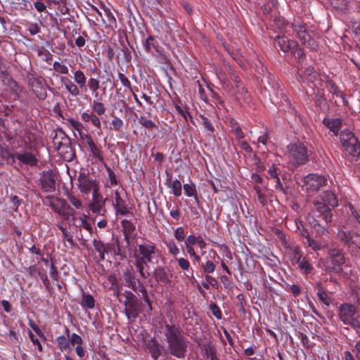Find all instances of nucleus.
<instances>
[{
    "label": "nucleus",
    "instance_id": "nucleus-1",
    "mask_svg": "<svg viewBox=\"0 0 360 360\" xmlns=\"http://www.w3.org/2000/svg\"><path fill=\"white\" fill-rule=\"evenodd\" d=\"M330 242V237L328 229L316 223V250L322 248L328 250V256L321 259V265L330 273L340 274L345 259L340 250L328 248Z\"/></svg>",
    "mask_w": 360,
    "mask_h": 360
},
{
    "label": "nucleus",
    "instance_id": "nucleus-2",
    "mask_svg": "<svg viewBox=\"0 0 360 360\" xmlns=\"http://www.w3.org/2000/svg\"><path fill=\"white\" fill-rule=\"evenodd\" d=\"M163 333L169 354L176 358L184 359L188 340L180 327L176 324L165 323Z\"/></svg>",
    "mask_w": 360,
    "mask_h": 360
},
{
    "label": "nucleus",
    "instance_id": "nucleus-3",
    "mask_svg": "<svg viewBox=\"0 0 360 360\" xmlns=\"http://www.w3.org/2000/svg\"><path fill=\"white\" fill-rule=\"evenodd\" d=\"M53 143L56 150L63 160L72 162L76 158V152L72 146L71 139L61 129H57L55 131Z\"/></svg>",
    "mask_w": 360,
    "mask_h": 360
},
{
    "label": "nucleus",
    "instance_id": "nucleus-4",
    "mask_svg": "<svg viewBox=\"0 0 360 360\" xmlns=\"http://www.w3.org/2000/svg\"><path fill=\"white\" fill-rule=\"evenodd\" d=\"M73 79L74 82L67 77H62L60 82L72 96L77 97L80 95V90L87 91L86 77L83 71L77 70L73 72Z\"/></svg>",
    "mask_w": 360,
    "mask_h": 360
},
{
    "label": "nucleus",
    "instance_id": "nucleus-5",
    "mask_svg": "<svg viewBox=\"0 0 360 360\" xmlns=\"http://www.w3.org/2000/svg\"><path fill=\"white\" fill-rule=\"evenodd\" d=\"M321 200V202L316 200V212L320 213L316 217H321L326 223L330 222L333 217L331 210L338 205V200L330 191H323Z\"/></svg>",
    "mask_w": 360,
    "mask_h": 360
},
{
    "label": "nucleus",
    "instance_id": "nucleus-6",
    "mask_svg": "<svg viewBox=\"0 0 360 360\" xmlns=\"http://www.w3.org/2000/svg\"><path fill=\"white\" fill-rule=\"evenodd\" d=\"M124 297V312L128 319L135 320L142 311L143 304L131 291L125 290L122 294Z\"/></svg>",
    "mask_w": 360,
    "mask_h": 360
},
{
    "label": "nucleus",
    "instance_id": "nucleus-7",
    "mask_svg": "<svg viewBox=\"0 0 360 360\" xmlns=\"http://www.w3.org/2000/svg\"><path fill=\"white\" fill-rule=\"evenodd\" d=\"M26 80L32 94L39 101H44L47 98L46 89L44 86V79L37 75L32 70L27 72Z\"/></svg>",
    "mask_w": 360,
    "mask_h": 360
},
{
    "label": "nucleus",
    "instance_id": "nucleus-8",
    "mask_svg": "<svg viewBox=\"0 0 360 360\" xmlns=\"http://www.w3.org/2000/svg\"><path fill=\"white\" fill-rule=\"evenodd\" d=\"M356 309L354 305L343 303L339 307V317L345 325L355 329H360V316H355Z\"/></svg>",
    "mask_w": 360,
    "mask_h": 360
},
{
    "label": "nucleus",
    "instance_id": "nucleus-9",
    "mask_svg": "<svg viewBox=\"0 0 360 360\" xmlns=\"http://www.w3.org/2000/svg\"><path fill=\"white\" fill-rule=\"evenodd\" d=\"M137 253L134 256L148 262L153 263L154 259H158L159 249L157 245L148 240H144L137 245Z\"/></svg>",
    "mask_w": 360,
    "mask_h": 360
},
{
    "label": "nucleus",
    "instance_id": "nucleus-10",
    "mask_svg": "<svg viewBox=\"0 0 360 360\" xmlns=\"http://www.w3.org/2000/svg\"><path fill=\"white\" fill-rule=\"evenodd\" d=\"M78 188L84 195L89 194L91 191L99 192L98 183L95 178L90 176L89 172H80L77 176Z\"/></svg>",
    "mask_w": 360,
    "mask_h": 360
},
{
    "label": "nucleus",
    "instance_id": "nucleus-11",
    "mask_svg": "<svg viewBox=\"0 0 360 360\" xmlns=\"http://www.w3.org/2000/svg\"><path fill=\"white\" fill-rule=\"evenodd\" d=\"M293 32L296 34L301 42L311 50L314 49L315 45V32L313 30H307L304 25L300 22L292 24Z\"/></svg>",
    "mask_w": 360,
    "mask_h": 360
},
{
    "label": "nucleus",
    "instance_id": "nucleus-12",
    "mask_svg": "<svg viewBox=\"0 0 360 360\" xmlns=\"http://www.w3.org/2000/svg\"><path fill=\"white\" fill-rule=\"evenodd\" d=\"M275 42L278 44L281 50L283 52H290L295 58L301 59L304 53L303 50L299 46L297 41L289 39L285 36H277L275 38Z\"/></svg>",
    "mask_w": 360,
    "mask_h": 360
},
{
    "label": "nucleus",
    "instance_id": "nucleus-13",
    "mask_svg": "<svg viewBox=\"0 0 360 360\" xmlns=\"http://www.w3.org/2000/svg\"><path fill=\"white\" fill-rule=\"evenodd\" d=\"M287 155L290 162L295 166L304 164L308 158L307 150L302 144H290Z\"/></svg>",
    "mask_w": 360,
    "mask_h": 360
},
{
    "label": "nucleus",
    "instance_id": "nucleus-14",
    "mask_svg": "<svg viewBox=\"0 0 360 360\" xmlns=\"http://www.w3.org/2000/svg\"><path fill=\"white\" fill-rule=\"evenodd\" d=\"M56 174L52 169L42 171L39 174V184L44 192L53 193L56 191Z\"/></svg>",
    "mask_w": 360,
    "mask_h": 360
},
{
    "label": "nucleus",
    "instance_id": "nucleus-15",
    "mask_svg": "<svg viewBox=\"0 0 360 360\" xmlns=\"http://www.w3.org/2000/svg\"><path fill=\"white\" fill-rule=\"evenodd\" d=\"M89 210L96 216L105 217V200L100 192H93L91 201L88 205Z\"/></svg>",
    "mask_w": 360,
    "mask_h": 360
},
{
    "label": "nucleus",
    "instance_id": "nucleus-16",
    "mask_svg": "<svg viewBox=\"0 0 360 360\" xmlns=\"http://www.w3.org/2000/svg\"><path fill=\"white\" fill-rule=\"evenodd\" d=\"M124 285L130 288L135 293L139 295L144 290L146 287L139 278H137L133 268L127 269L124 272Z\"/></svg>",
    "mask_w": 360,
    "mask_h": 360
},
{
    "label": "nucleus",
    "instance_id": "nucleus-17",
    "mask_svg": "<svg viewBox=\"0 0 360 360\" xmlns=\"http://www.w3.org/2000/svg\"><path fill=\"white\" fill-rule=\"evenodd\" d=\"M0 81L7 90H9L15 96L19 97L22 91V87L14 80L6 70H1Z\"/></svg>",
    "mask_w": 360,
    "mask_h": 360
},
{
    "label": "nucleus",
    "instance_id": "nucleus-18",
    "mask_svg": "<svg viewBox=\"0 0 360 360\" xmlns=\"http://www.w3.org/2000/svg\"><path fill=\"white\" fill-rule=\"evenodd\" d=\"M41 201L44 205L49 206L51 209L58 214L65 208V207H68V205L66 200L53 195L41 198Z\"/></svg>",
    "mask_w": 360,
    "mask_h": 360
},
{
    "label": "nucleus",
    "instance_id": "nucleus-19",
    "mask_svg": "<svg viewBox=\"0 0 360 360\" xmlns=\"http://www.w3.org/2000/svg\"><path fill=\"white\" fill-rule=\"evenodd\" d=\"M144 51L152 56H156L161 52V46L156 37L149 35L142 41Z\"/></svg>",
    "mask_w": 360,
    "mask_h": 360
},
{
    "label": "nucleus",
    "instance_id": "nucleus-20",
    "mask_svg": "<svg viewBox=\"0 0 360 360\" xmlns=\"http://www.w3.org/2000/svg\"><path fill=\"white\" fill-rule=\"evenodd\" d=\"M81 139L84 141V143L89 148L90 153L92 156L97 159L100 162H103L104 160L103 155L102 154V151L101 147L97 146L95 142L93 141L91 136L89 134H81Z\"/></svg>",
    "mask_w": 360,
    "mask_h": 360
},
{
    "label": "nucleus",
    "instance_id": "nucleus-21",
    "mask_svg": "<svg viewBox=\"0 0 360 360\" xmlns=\"http://www.w3.org/2000/svg\"><path fill=\"white\" fill-rule=\"evenodd\" d=\"M153 276L158 283L166 285L170 283L172 275L169 274L164 266H157L153 270Z\"/></svg>",
    "mask_w": 360,
    "mask_h": 360
},
{
    "label": "nucleus",
    "instance_id": "nucleus-22",
    "mask_svg": "<svg viewBox=\"0 0 360 360\" xmlns=\"http://www.w3.org/2000/svg\"><path fill=\"white\" fill-rule=\"evenodd\" d=\"M13 158L19 160L22 164L32 167H35L38 162L36 156L32 153L29 151L15 153L13 155Z\"/></svg>",
    "mask_w": 360,
    "mask_h": 360
},
{
    "label": "nucleus",
    "instance_id": "nucleus-23",
    "mask_svg": "<svg viewBox=\"0 0 360 360\" xmlns=\"http://www.w3.org/2000/svg\"><path fill=\"white\" fill-rule=\"evenodd\" d=\"M92 243L94 249L99 255L100 261H104L105 259V255L110 250L112 245L110 243L105 244L103 241L96 238L93 240Z\"/></svg>",
    "mask_w": 360,
    "mask_h": 360
},
{
    "label": "nucleus",
    "instance_id": "nucleus-24",
    "mask_svg": "<svg viewBox=\"0 0 360 360\" xmlns=\"http://www.w3.org/2000/svg\"><path fill=\"white\" fill-rule=\"evenodd\" d=\"M112 205L117 217H127L129 214H132L131 208L128 206L127 201L124 199L119 202H114Z\"/></svg>",
    "mask_w": 360,
    "mask_h": 360
},
{
    "label": "nucleus",
    "instance_id": "nucleus-25",
    "mask_svg": "<svg viewBox=\"0 0 360 360\" xmlns=\"http://www.w3.org/2000/svg\"><path fill=\"white\" fill-rule=\"evenodd\" d=\"M146 347L151 357L158 360L161 355L160 345L154 338H150L146 342Z\"/></svg>",
    "mask_w": 360,
    "mask_h": 360
},
{
    "label": "nucleus",
    "instance_id": "nucleus-26",
    "mask_svg": "<svg viewBox=\"0 0 360 360\" xmlns=\"http://www.w3.org/2000/svg\"><path fill=\"white\" fill-rule=\"evenodd\" d=\"M356 233L354 231L346 232L343 230H340L337 233V237L345 245H349L350 244L357 243V240L354 237Z\"/></svg>",
    "mask_w": 360,
    "mask_h": 360
},
{
    "label": "nucleus",
    "instance_id": "nucleus-27",
    "mask_svg": "<svg viewBox=\"0 0 360 360\" xmlns=\"http://www.w3.org/2000/svg\"><path fill=\"white\" fill-rule=\"evenodd\" d=\"M172 175L167 174V186L172 189V193L176 197H179L181 195V184L179 180L176 179L172 181Z\"/></svg>",
    "mask_w": 360,
    "mask_h": 360
},
{
    "label": "nucleus",
    "instance_id": "nucleus-28",
    "mask_svg": "<svg viewBox=\"0 0 360 360\" xmlns=\"http://www.w3.org/2000/svg\"><path fill=\"white\" fill-rule=\"evenodd\" d=\"M323 124L328 127L330 131L333 132L335 135L338 134V131L342 126V120L339 118L329 119L324 118L323 120Z\"/></svg>",
    "mask_w": 360,
    "mask_h": 360
},
{
    "label": "nucleus",
    "instance_id": "nucleus-29",
    "mask_svg": "<svg viewBox=\"0 0 360 360\" xmlns=\"http://www.w3.org/2000/svg\"><path fill=\"white\" fill-rule=\"evenodd\" d=\"M121 226L123 229L124 239L129 243V237L132 234V233L135 231L136 227L131 221H130L127 219L122 220Z\"/></svg>",
    "mask_w": 360,
    "mask_h": 360
},
{
    "label": "nucleus",
    "instance_id": "nucleus-30",
    "mask_svg": "<svg viewBox=\"0 0 360 360\" xmlns=\"http://www.w3.org/2000/svg\"><path fill=\"white\" fill-rule=\"evenodd\" d=\"M56 226L58 229L62 232L63 240L67 241L71 248L75 247L76 243L73 240V236L71 231H70L66 227L60 223H58Z\"/></svg>",
    "mask_w": 360,
    "mask_h": 360
},
{
    "label": "nucleus",
    "instance_id": "nucleus-31",
    "mask_svg": "<svg viewBox=\"0 0 360 360\" xmlns=\"http://www.w3.org/2000/svg\"><path fill=\"white\" fill-rule=\"evenodd\" d=\"M302 189L307 191L314 193L315 191V174H309L302 179Z\"/></svg>",
    "mask_w": 360,
    "mask_h": 360
},
{
    "label": "nucleus",
    "instance_id": "nucleus-32",
    "mask_svg": "<svg viewBox=\"0 0 360 360\" xmlns=\"http://www.w3.org/2000/svg\"><path fill=\"white\" fill-rule=\"evenodd\" d=\"M80 304L83 309H91L95 307V300L91 295L83 291Z\"/></svg>",
    "mask_w": 360,
    "mask_h": 360
},
{
    "label": "nucleus",
    "instance_id": "nucleus-33",
    "mask_svg": "<svg viewBox=\"0 0 360 360\" xmlns=\"http://www.w3.org/2000/svg\"><path fill=\"white\" fill-rule=\"evenodd\" d=\"M340 139L342 145L344 148L347 145L351 143H352V141L354 143L355 141V139H356L354 134L348 129H344L340 132Z\"/></svg>",
    "mask_w": 360,
    "mask_h": 360
},
{
    "label": "nucleus",
    "instance_id": "nucleus-34",
    "mask_svg": "<svg viewBox=\"0 0 360 360\" xmlns=\"http://www.w3.org/2000/svg\"><path fill=\"white\" fill-rule=\"evenodd\" d=\"M134 264L139 272L140 276L143 279H146L148 276V274L145 271V266H148L149 263L138 258L137 257L134 256Z\"/></svg>",
    "mask_w": 360,
    "mask_h": 360
},
{
    "label": "nucleus",
    "instance_id": "nucleus-35",
    "mask_svg": "<svg viewBox=\"0 0 360 360\" xmlns=\"http://www.w3.org/2000/svg\"><path fill=\"white\" fill-rule=\"evenodd\" d=\"M76 212L69 204L68 207H65L58 214L63 218L64 221H71L74 222L75 221Z\"/></svg>",
    "mask_w": 360,
    "mask_h": 360
},
{
    "label": "nucleus",
    "instance_id": "nucleus-36",
    "mask_svg": "<svg viewBox=\"0 0 360 360\" xmlns=\"http://www.w3.org/2000/svg\"><path fill=\"white\" fill-rule=\"evenodd\" d=\"M345 150L349 155L353 157H357L360 155V142L356 139L354 143L352 142V143H351L347 145L345 147Z\"/></svg>",
    "mask_w": 360,
    "mask_h": 360
},
{
    "label": "nucleus",
    "instance_id": "nucleus-37",
    "mask_svg": "<svg viewBox=\"0 0 360 360\" xmlns=\"http://www.w3.org/2000/svg\"><path fill=\"white\" fill-rule=\"evenodd\" d=\"M199 119L200 124L203 126L205 130L208 133V135L212 136L214 134L215 129L211 121L204 115H200Z\"/></svg>",
    "mask_w": 360,
    "mask_h": 360
},
{
    "label": "nucleus",
    "instance_id": "nucleus-38",
    "mask_svg": "<svg viewBox=\"0 0 360 360\" xmlns=\"http://www.w3.org/2000/svg\"><path fill=\"white\" fill-rule=\"evenodd\" d=\"M177 262L179 266L184 271H187L188 274H187V276L188 278H193V270L191 268L190 263L188 259L180 257L177 259Z\"/></svg>",
    "mask_w": 360,
    "mask_h": 360
},
{
    "label": "nucleus",
    "instance_id": "nucleus-39",
    "mask_svg": "<svg viewBox=\"0 0 360 360\" xmlns=\"http://www.w3.org/2000/svg\"><path fill=\"white\" fill-rule=\"evenodd\" d=\"M301 226L302 228L297 226V228L300 231L301 236L307 240V241L304 243H307L308 245L312 248V250H315V241L311 237L309 230L304 227L302 224Z\"/></svg>",
    "mask_w": 360,
    "mask_h": 360
},
{
    "label": "nucleus",
    "instance_id": "nucleus-40",
    "mask_svg": "<svg viewBox=\"0 0 360 360\" xmlns=\"http://www.w3.org/2000/svg\"><path fill=\"white\" fill-rule=\"evenodd\" d=\"M89 90L91 91V94L95 97H97L98 94L97 91L101 88L100 82L98 79L94 77H90L87 80V85Z\"/></svg>",
    "mask_w": 360,
    "mask_h": 360
},
{
    "label": "nucleus",
    "instance_id": "nucleus-41",
    "mask_svg": "<svg viewBox=\"0 0 360 360\" xmlns=\"http://www.w3.org/2000/svg\"><path fill=\"white\" fill-rule=\"evenodd\" d=\"M313 73V68L312 69H307L304 71L305 76H307V78H305L304 82L308 83V88L306 89V92L307 94H310V90L314 91V79H315V76L312 75Z\"/></svg>",
    "mask_w": 360,
    "mask_h": 360
},
{
    "label": "nucleus",
    "instance_id": "nucleus-42",
    "mask_svg": "<svg viewBox=\"0 0 360 360\" xmlns=\"http://www.w3.org/2000/svg\"><path fill=\"white\" fill-rule=\"evenodd\" d=\"M205 355L209 360H216L219 358L217 356V349L215 347L211 344L204 346Z\"/></svg>",
    "mask_w": 360,
    "mask_h": 360
},
{
    "label": "nucleus",
    "instance_id": "nucleus-43",
    "mask_svg": "<svg viewBox=\"0 0 360 360\" xmlns=\"http://www.w3.org/2000/svg\"><path fill=\"white\" fill-rule=\"evenodd\" d=\"M277 0H266V2L260 7L264 15L270 13L272 9L276 6Z\"/></svg>",
    "mask_w": 360,
    "mask_h": 360
},
{
    "label": "nucleus",
    "instance_id": "nucleus-44",
    "mask_svg": "<svg viewBox=\"0 0 360 360\" xmlns=\"http://www.w3.org/2000/svg\"><path fill=\"white\" fill-rule=\"evenodd\" d=\"M316 295L319 297V301L324 304L326 307L330 306L331 303V298L329 294L322 289H319L316 292Z\"/></svg>",
    "mask_w": 360,
    "mask_h": 360
},
{
    "label": "nucleus",
    "instance_id": "nucleus-45",
    "mask_svg": "<svg viewBox=\"0 0 360 360\" xmlns=\"http://www.w3.org/2000/svg\"><path fill=\"white\" fill-rule=\"evenodd\" d=\"M184 193L186 196L188 197H193L194 196L195 198V199L197 200L198 199V197H197V191H196V188H195V185L194 184H184Z\"/></svg>",
    "mask_w": 360,
    "mask_h": 360
},
{
    "label": "nucleus",
    "instance_id": "nucleus-46",
    "mask_svg": "<svg viewBox=\"0 0 360 360\" xmlns=\"http://www.w3.org/2000/svg\"><path fill=\"white\" fill-rule=\"evenodd\" d=\"M67 198L72 206L77 210H82L83 205L80 198L72 193H69L67 195Z\"/></svg>",
    "mask_w": 360,
    "mask_h": 360
},
{
    "label": "nucleus",
    "instance_id": "nucleus-47",
    "mask_svg": "<svg viewBox=\"0 0 360 360\" xmlns=\"http://www.w3.org/2000/svg\"><path fill=\"white\" fill-rule=\"evenodd\" d=\"M92 110L97 115H103L105 112V107L103 103L94 100L92 103Z\"/></svg>",
    "mask_w": 360,
    "mask_h": 360
},
{
    "label": "nucleus",
    "instance_id": "nucleus-48",
    "mask_svg": "<svg viewBox=\"0 0 360 360\" xmlns=\"http://www.w3.org/2000/svg\"><path fill=\"white\" fill-rule=\"evenodd\" d=\"M56 342L61 351L66 350L70 346L69 340L65 335L58 336L56 340Z\"/></svg>",
    "mask_w": 360,
    "mask_h": 360
},
{
    "label": "nucleus",
    "instance_id": "nucleus-49",
    "mask_svg": "<svg viewBox=\"0 0 360 360\" xmlns=\"http://www.w3.org/2000/svg\"><path fill=\"white\" fill-rule=\"evenodd\" d=\"M123 121L117 116H114L110 124L109 129L113 131H120L123 127Z\"/></svg>",
    "mask_w": 360,
    "mask_h": 360
},
{
    "label": "nucleus",
    "instance_id": "nucleus-50",
    "mask_svg": "<svg viewBox=\"0 0 360 360\" xmlns=\"http://www.w3.org/2000/svg\"><path fill=\"white\" fill-rule=\"evenodd\" d=\"M289 254L290 255V257L292 260L296 261L297 262L302 259L300 249L298 246H290L288 248Z\"/></svg>",
    "mask_w": 360,
    "mask_h": 360
},
{
    "label": "nucleus",
    "instance_id": "nucleus-51",
    "mask_svg": "<svg viewBox=\"0 0 360 360\" xmlns=\"http://www.w3.org/2000/svg\"><path fill=\"white\" fill-rule=\"evenodd\" d=\"M53 69L60 73V74H63V75H67L68 74V68L67 65H65V64L62 63H60L58 61H56L53 63Z\"/></svg>",
    "mask_w": 360,
    "mask_h": 360
},
{
    "label": "nucleus",
    "instance_id": "nucleus-52",
    "mask_svg": "<svg viewBox=\"0 0 360 360\" xmlns=\"http://www.w3.org/2000/svg\"><path fill=\"white\" fill-rule=\"evenodd\" d=\"M328 183H330V181L327 176L316 174V191L321 187L327 186Z\"/></svg>",
    "mask_w": 360,
    "mask_h": 360
},
{
    "label": "nucleus",
    "instance_id": "nucleus-53",
    "mask_svg": "<svg viewBox=\"0 0 360 360\" xmlns=\"http://www.w3.org/2000/svg\"><path fill=\"white\" fill-rule=\"evenodd\" d=\"M165 245L169 254L175 257L179 253V249L174 240L166 242Z\"/></svg>",
    "mask_w": 360,
    "mask_h": 360
},
{
    "label": "nucleus",
    "instance_id": "nucleus-54",
    "mask_svg": "<svg viewBox=\"0 0 360 360\" xmlns=\"http://www.w3.org/2000/svg\"><path fill=\"white\" fill-rule=\"evenodd\" d=\"M209 309L212 311V314L216 319H217L218 320L221 319L222 314H221V309L216 303H214V302L210 303L209 305Z\"/></svg>",
    "mask_w": 360,
    "mask_h": 360
},
{
    "label": "nucleus",
    "instance_id": "nucleus-55",
    "mask_svg": "<svg viewBox=\"0 0 360 360\" xmlns=\"http://www.w3.org/2000/svg\"><path fill=\"white\" fill-rule=\"evenodd\" d=\"M174 236L178 242H182L185 240L186 231L182 226H179L174 231Z\"/></svg>",
    "mask_w": 360,
    "mask_h": 360
},
{
    "label": "nucleus",
    "instance_id": "nucleus-56",
    "mask_svg": "<svg viewBox=\"0 0 360 360\" xmlns=\"http://www.w3.org/2000/svg\"><path fill=\"white\" fill-rule=\"evenodd\" d=\"M297 263L299 264V267L301 269L304 270L307 274L310 273L313 269L311 264L304 257L302 258L300 261L297 262Z\"/></svg>",
    "mask_w": 360,
    "mask_h": 360
},
{
    "label": "nucleus",
    "instance_id": "nucleus-57",
    "mask_svg": "<svg viewBox=\"0 0 360 360\" xmlns=\"http://www.w3.org/2000/svg\"><path fill=\"white\" fill-rule=\"evenodd\" d=\"M139 122L141 125L147 129L157 128L155 123L151 120H148L146 117L141 116L139 119Z\"/></svg>",
    "mask_w": 360,
    "mask_h": 360
},
{
    "label": "nucleus",
    "instance_id": "nucleus-58",
    "mask_svg": "<svg viewBox=\"0 0 360 360\" xmlns=\"http://www.w3.org/2000/svg\"><path fill=\"white\" fill-rule=\"evenodd\" d=\"M103 11L105 12V14L107 18H108V22L109 23V25L110 26H112V25L116 26L117 21H116V19H115L114 15L111 12L110 9L109 8L103 6Z\"/></svg>",
    "mask_w": 360,
    "mask_h": 360
},
{
    "label": "nucleus",
    "instance_id": "nucleus-59",
    "mask_svg": "<svg viewBox=\"0 0 360 360\" xmlns=\"http://www.w3.org/2000/svg\"><path fill=\"white\" fill-rule=\"evenodd\" d=\"M117 77L122 84L124 87L127 88L130 92H133L131 84L129 79L122 72H119Z\"/></svg>",
    "mask_w": 360,
    "mask_h": 360
},
{
    "label": "nucleus",
    "instance_id": "nucleus-60",
    "mask_svg": "<svg viewBox=\"0 0 360 360\" xmlns=\"http://www.w3.org/2000/svg\"><path fill=\"white\" fill-rule=\"evenodd\" d=\"M254 190L255 191L259 202L265 205L267 202L266 195L262 193V189L259 186H255Z\"/></svg>",
    "mask_w": 360,
    "mask_h": 360
},
{
    "label": "nucleus",
    "instance_id": "nucleus-61",
    "mask_svg": "<svg viewBox=\"0 0 360 360\" xmlns=\"http://www.w3.org/2000/svg\"><path fill=\"white\" fill-rule=\"evenodd\" d=\"M79 219L80 221L79 226L88 231L89 233H92L93 228L91 224L86 220V215L84 214L82 217H80Z\"/></svg>",
    "mask_w": 360,
    "mask_h": 360
},
{
    "label": "nucleus",
    "instance_id": "nucleus-62",
    "mask_svg": "<svg viewBox=\"0 0 360 360\" xmlns=\"http://www.w3.org/2000/svg\"><path fill=\"white\" fill-rule=\"evenodd\" d=\"M105 167L106 171L108 172V179H109L110 186H113L117 185V176H116L115 173L112 171V169L110 167H108L107 165H105Z\"/></svg>",
    "mask_w": 360,
    "mask_h": 360
},
{
    "label": "nucleus",
    "instance_id": "nucleus-63",
    "mask_svg": "<svg viewBox=\"0 0 360 360\" xmlns=\"http://www.w3.org/2000/svg\"><path fill=\"white\" fill-rule=\"evenodd\" d=\"M231 131L234 133L236 139L238 141L243 139L245 137L244 133L237 123L233 124L231 125Z\"/></svg>",
    "mask_w": 360,
    "mask_h": 360
},
{
    "label": "nucleus",
    "instance_id": "nucleus-64",
    "mask_svg": "<svg viewBox=\"0 0 360 360\" xmlns=\"http://www.w3.org/2000/svg\"><path fill=\"white\" fill-rule=\"evenodd\" d=\"M67 122L74 129L79 132H80L84 128L83 124L74 118H68L67 119Z\"/></svg>",
    "mask_w": 360,
    "mask_h": 360
}]
</instances>
